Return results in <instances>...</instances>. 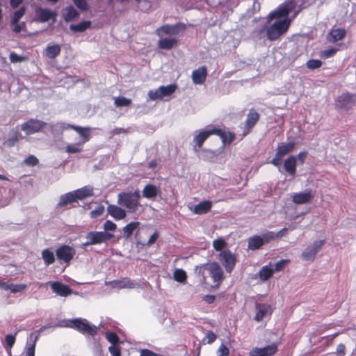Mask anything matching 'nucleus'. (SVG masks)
I'll return each instance as SVG.
<instances>
[{"label":"nucleus","mask_w":356,"mask_h":356,"mask_svg":"<svg viewBox=\"0 0 356 356\" xmlns=\"http://www.w3.org/2000/svg\"><path fill=\"white\" fill-rule=\"evenodd\" d=\"M45 51V54L49 58H55L60 52V47L58 44L49 45Z\"/></svg>","instance_id":"nucleus-38"},{"label":"nucleus","mask_w":356,"mask_h":356,"mask_svg":"<svg viewBox=\"0 0 356 356\" xmlns=\"http://www.w3.org/2000/svg\"><path fill=\"white\" fill-rule=\"evenodd\" d=\"M181 24H177L175 25L165 24L157 29L156 33L159 36H161L162 34L166 35H177L179 33V27ZM184 29V26L181 25Z\"/></svg>","instance_id":"nucleus-25"},{"label":"nucleus","mask_w":356,"mask_h":356,"mask_svg":"<svg viewBox=\"0 0 356 356\" xmlns=\"http://www.w3.org/2000/svg\"><path fill=\"white\" fill-rule=\"evenodd\" d=\"M70 124L63 122H58L56 123H47L44 129H47L54 136L60 135L63 131L70 129Z\"/></svg>","instance_id":"nucleus-18"},{"label":"nucleus","mask_w":356,"mask_h":356,"mask_svg":"<svg viewBox=\"0 0 356 356\" xmlns=\"http://www.w3.org/2000/svg\"><path fill=\"white\" fill-rule=\"evenodd\" d=\"M255 309L256 314L254 319L257 322H260L264 318L270 316L273 311L271 305L266 303H256Z\"/></svg>","instance_id":"nucleus-15"},{"label":"nucleus","mask_w":356,"mask_h":356,"mask_svg":"<svg viewBox=\"0 0 356 356\" xmlns=\"http://www.w3.org/2000/svg\"><path fill=\"white\" fill-rule=\"evenodd\" d=\"M356 104V94L349 92H343L338 95L334 101L336 108L341 111H348Z\"/></svg>","instance_id":"nucleus-7"},{"label":"nucleus","mask_w":356,"mask_h":356,"mask_svg":"<svg viewBox=\"0 0 356 356\" xmlns=\"http://www.w3.org/2000/svg\"><path fill=\"white\" fill-rule=\"evenodd\" d=\"M140 192H122L118 195V204L125 207L129 212H135L139 207Z\"/></svg>","instance_id":"nucleus-3"},{"label":"nucleus","mask_w":356,"mask_h":356,"mask_svg":"<svg viewBox=\"0 0 356 356\" xmlns=\"http://www.w3.org/2000/svg\"><path fill=\"white\" fill-rule=\"evenodd\" d=\"M294 147V142H289L287 143H282L278 144L275 157L271 160L270 163L276 167H280L281 165L283 157L291 152Z\"/></svg>","instance_id":"nucleus-8"},{"label":"nucleus","mask_w":356,"mask_h":356,"mask_svg":"<svg viewBox=\"0 0 356 356\" xmlns=\"http://www.w3.org/2000/svg\"><path fill=\"white\" fill-rule=\"evenodd\" d=\"M76 201L77 200L72 191L67 193H65L60 197L57 207H63L67 205L68 204H71Z\"/></svg>","instance_id":"nucleus-30"},{"label":"nucleus","mask_w":356,"mask_h":356,"mask_svg":"<svg viewBox=\"0 0 356 356\" xmlns=\"http://www.w3.org/2000/svg\"><path fill=\"white\" fill-rule=\"evenodd\" d=\"M291 21L292 19L275 20L266 29V38L270 41L278 39L287 31Z\"/></svg>","instance_id":"nucleus-4"},{"label":"nucleus","mask_w":356,"mask_h":356,"mask_svg":"<svg viewBox=\"0 0 356 356\" xmlns=\"http://www.w3.org/2000/svg\"><path fill=\"white\" fill-rule=\"evenodd\" d=\"M325 243V240H318L304 250L301 254V258L307 261H313L317 253L322 249Z\"/></svg>","instance_id":"nucleus-10"},{"label":"nucleus","mask_w":356,"mask_h":356,"mask_svg":"<svg viewBox=\"0 0 356 356\" xmlns=\"http://www.w3.org/2000/svg\"><path fill=\"white\" fill-rule=\"evenodd\" d=\"M10 60L12 63H19L23 61L24 59L23 57L19 56L15 52H11L9 56Z\"/></svg>","instance_id":"nucleus-61"},{"label":"nucleus","mask_w":356,"mask_h":356,"mask_svg":"<svg viewBox=\"0 0 356 356\" xmlns=\"http://www.w3.org/2000/svg\"><path fill=\"white\" fill-rule=\"evenodd\" d=\"M56 326L72 328L83 334H88L92 337L97 334V327L90 323L86 319L81 318L64 319L60 321Z\"/></svg>","instance_id":"nucleus-1"},{"label":"nucleus","mask_w":356,"mask_h":356,"mask_svg":"<svg viewBox=\"0 0 356 356\" xmlns=\"http://www.w3.org/2000/svg\"><path fill=\"white\" fill-rule=\"evenodd\" d=\"M75 254V250L67 245L58 247L56 250V255L59 261L69 263Z\"/></svg>","instance_id":"nucleus-13"},{"label":"nucleus","mask_w":356,"mask_h":356,"mask_svg":"<svg viewBox=\"0 0 356 356\" xmlns=\"http://www.w3.org/2000/svg\"><path fill=\"white\" fill-rule=\"evenodd\" d=\"M35 12L36 16L35 20L38 22L44 23L50 19H53V22L56 21V13L49 8L37 7Z\"/></svg>","instance_id":"nucleus-16"},{"label":"nucleus","mask_w":356,"mask_h":356,"mask_svg":"<svg viewBox=\"0 0 356 356\" xmlns=\"http://www.w3.org/2000/svg\"><path fill=\"white\" fill-rule=\"evenodd\" d=\"M76 200H83L94 195V188L90 185L73 191Z\"/></svg>","instance_id":"nucleus-21"},{"label":"nucleus","mask_w":356,"mask_h":356,"mask_svg":"<svg viewBox=\"0 0 356 356\" xmlns=\"http://www.w3.org/2000/svg\"><path fill=\"white\" fill-rule=\"evenodd\" d=\"M207 271L216 286H218L224 278V273L220 264L213 261L211 264H205L195 267V273L205 279V272Z\"/></svg>","instance_id":"nucleus-2"},{"label":"nucleus","mask_w":356,"mask_h":356,"mask_svg":"<svg viewBox=\"0 0 356 356\" xmlns=\"http://www.w3.org/2000/svg\"><path fill=\"white\" fill-rule=\"evenodd\" d=\"M106 285L111 286L113 289H135L140 285L135 280H132L129 277H122L119 280H113L106 282Z\"/></svg>","instance_id":"nucleus-12"},{"label":"nucleus","mask_w":356,"mask_h":356,"mask_svg":"<svg viewBox=\"0 0 356 356\" xmlns=\"http://www.w3.org/2000/svg\"><path fill=\"white\" fill-rule=\"evenodd\" d=\"M83 144L80 141L76 143L68 144L66 146L65 151L69 154L79 153L83 150Z\"/></svg>","instance_id":"nucleus-42"},{"label":"nucleus","mask_w":356,"mask_h":356,"mask_svg":"<svg viewBox=\"0 0 356 356\" xmlns=\"http://www.w3.org/2000/svg\"><path fill=\"white\" fill-rule=\"evenodd\" d=\"M104 232H108L109 231H115L117 228V226L116 225L112 222L111 220H106L104 223Z\"/></svg>","instance_id":"nucleus-58"},{"label":"nucleus","mask_w":356,"mask_h":356,"mask_svg":"<svg viewBox=\"0 0 356 356\" xmlns=\"http://www.w3.org/2000/svg\"><path fill=\"white\" fill-rule=\"evenodd\" d=\"M226 245L227 243L222 238H218L213 241V247L217 251H222Z\"/></svg>","instance_id":"nucleus-47"},{"label":"nucleus","mask_w":356,"mask_h":356,"mask_svg":"<svg viewBox=\"0 0 356 356\" xmlns=\"http://www.w3.org/2000/svg\"><path fill=\"white\" fill-rule=\"evenodd\" d=\"M292 202L296 204H303L310 202L314 198L311 191L296 193L292 195Z\"/></svg>","instance_id":"nucleus-20"},{"label":"nucleus","mask_w":356,"mask_h":356,"mask_svg":"<svg viewBox=\"0 0 356 356\" xmlns=\"http://www.w3.org/2000/svg\"><path fill=\"white\" fill-rule=\"evenodd\" d=\"M37 337H35L34 340L30 343H27L26 347V356H35V348L36 344Z\"/></svg>","instance_id":"nucleus-49"},{"label":"nucleus","mask_w":356,"mask_h":356,"mask_svg":"<svg viewBox=\"0 0 356 356\" xmlns=\"http://www.w3.org/2000/svg\"><path fill=\"white\" fill-rule=\"evenodd\" d=\"M277 351V346L273 343L263 348H253L249 353V356H273Z\"/></svg>","instance_id":"nucleus-14"},{"label":"nucleus","mask_w":356,"mask_h":356,"mask_svg":"<svg viewBox=\"0 0 356 356\" xmlns=\"http://www.w3.org/2000/svg\"><path fill=\"white\" fill-rule=\"evenodd\" d=\"M49 284L52 291L61 297H67L72 293V290L69 286L61 282H51Z\"/></svg>","instance_id":"nucleus-19"},{"label":"nucleus","mask_w":356,"mask_h":356,"mask_svg":"<svg viewBox=\"0 0 356 356\" xmlns=\"http://www.w3.org/2000/svg\"><path fill=\"white\" fill-rule=\"evenodd\" d=\"M18 140L17 135L15 134L12 137L9 138L4 142V145L8 147H11L15 145L16 142Z\"/></svg>","instance_id":"nucleus-59"},{"label":"nucleus","mask_w":356,"mask_h":356,"mask_svg":"<svg viewBox=\"0 0 356 356\" xmlns=\"http://www.w3.org/2000/svg\"><path fill=\"white\" fill-rule=\"evenodd\" d=\"M207 75V68L202 66L192 72V79L195 84H202Z\"/></svg>","instance_id":"nucleus-27"},{"label":"nucleus","mask_w":356,"mask_h":356,"mask_svg":"<svg viewBox=\"0 0 356 356\" xmlns=\"http://www.w3.org/2000/svg\"><path fill=\"white\" fill-rule=\"evenodd\" d=\"M264 245L260 236L254 235L248 238V248L251 250H257Z\"/></svg>","instance_id":"nucleus-33"},{"label":"nucleus","mask_w":356,"mask_h":356,"mask_svg":"<svg viewBox=\"0 0 356 356\" xmlns=\"http://www.w3.org/2000/svg\"><path fill=\"white\" fill-rule=\"evenodd\" d=\"M73 2L82 11H86L88 8V3L86 0H73Z\"/></svg>","instance_id":"nucleus-56"},{"label":"nucleus","mask_w":356,"mask_h":356,"mask_svg":"<svg viewBox=\"0 0 356 356\" xmlns=\"http://www.w3.org/2000/svg\"><path fill=\"white\" fill-rule=\"evenodd\" d=\"M90 25L91 22L90 21H82L81 22L77 24H71L70 26V29L73 32L81 33L85 31L86 29H89Z\"/></svg>","instance_id":"nucleus-37"},{"label":"nucleus","mask_w":356,"mask_h":356,"mask_svg":"<svg viewBox=\"0 0 356 356\" xmlns=\"http://www.w3.org/2000/svg\"><path fill=\"white\" fill-rule=\"evenodd\" d=\"M42 258L46 266H49L55 261V256L54 252L48 248L42 251Z\"/></svg>","instance_id":"nucleus-39"},{"label":"nucleus","mask_w":356,"mask_h":356,"mask_svg":"<svg viewBox=\"0 0 356 356\" xmlns=\"http://www.w3.org/2000/svg\"><path fill=\"white\" fill-rule=\"evenodd\" d=\"M45 125H47V122L37 119H30L22 123L20 128L26 134L31 135L44 129Z\"/></svg>","instance_id":"nucleus-11"},{"label":"nucleus","mask_w":356,"mask_h":356,"mask_svg":"<svg viewBox=\"0 0 356 356\" xmlns=\"http://www.w3.org/2000/svg\"><path fill=\"white\" fill-rule=\"evenodd\" d=\"M289 262V259H281L280 261H278L275 264V268H273V272H280V271H282L285 266Z\"/></svg>","instance_id":"nucleus-55"},{"label":"nucleus","mask_w":356,"mask_h":356,"mask_svg":"<svg viewBox=\"0 0 356 356\" xmlns=\"http://www.w3.org/2000/svg\"><path fill=\"white\" fill-rule=\"evenodd\" d=\"M147 95L149 99L152 101L163 99L161 92H159V88L156 90H150L148 92Z\"/></svg>","instance_id":"nucleus-53"},{"label":"nucleus","mask_w":356,"mask_h":356,"mask_svg":"<svg viewBox=\"0 0 356 356\" xmlns=\"http://www.w3.org/2000/svg\"><path fill=\"white\" fill-rule=\"evenodd\" d=\"M26 12L25 7H21L18 10L15 11L13 13V15L12 17L10 24H15L18 23V22L20 20V19L24 15Z\"/></svg>","instance_id":"nucleus-44"},{"label":"nucleus","mask_w":356,"mask_h":356,"mask_svg":"<svg viewBox=\"0 0 356 356\" xmlns=\"http://www.w3.org/2000/svg\"><path fill=\"white\" fill-rule=\"evenodd\" d=\"M259 119V115L258 113L253 109L250 110L246 118L243 136H246L250 132L251 129L258 122Z\"/></svg>","instance_id":"nucleus-17"},{"label":"nucleus","mask_w":356,"mask_h":356,"mask_svg":"<svg viewBox=\"0 0 356 356\" xmlns=\"http://www.w3.org/2000/svg\"><path fill=\"white\" fill-rule=\"evenodd\" d=\"M218 356H229V349L223 343H222L218 348Z\"/></svg>","instance_id":"nucleus-60"},{"label":"nucleus","mask_w":356,"mask_h":356,"mask_svg":"<svg viewBox=\"0 0 356 356\" xmlns=\"http://www.w3.org/2000/svg\"><path fill=\"white\" fill-rule=\"evenodd\" d=\"M214 135L220 137L224 145L230 144L235 139L234 133L216 127H214Z\"/></svg>","instance_id":"nucleus-22"},{"label":"nucleus","mask_w":356,"mask_h":356,"mask_svg":"<svg viewBox=\"0 0 356 356\" xmlns=\"http://www.w3.org/2000/svg\"><path fill=\"white\" fill-rule=\"evenodd\" d=\"M346 31L343 29H332L327 35L330 41L336 42L342 40L346 35Z\"/></svg>","instance_id":"nucleus-31"},{"label":"nucleus","mask_w":356,"mask_h":356,"mask_svg":"<svg viewBox=\"0 0 356 356\" xmlns=\"http://www.w3.org/2000/svg\"><path fill=\"white\" fill-rule=\"evenodd\" d=\"M5 341L7 344V346L11 348L15 341V337L13 334H7L5 337Z\"/></svg>","instance_id":"nucleus-62"},{"label":"nucleus","mask_w":356,"mask_h":356,"mask_svg":"<svg viewBox=\"0 0 356 356\" xmlns=\"http://www.w3.org/2000/svg\"><path fill=\"white\" fill-rule=\"evenodd\" d=\"M104 207L103 205H99L94 210L91 211L90 213V216L91 218H97L101 216L104 211Z\"/></svg>","instance_id":"nucleus-51"},{"label":"nucleus","mask_w":356,"mask_h":356,"mask_svg":"<svg viewBox=\"0 0 356 356\" xmlns=\"http://www.w3.org/2000/svg\"><path fill=\"white\" fill-rule=\"evenodd\" d=\"M218 260L225 268V271L230 274L235 268L237 258L236 254L229 250H225L219 253Z\"/></svg>","instance_id":"nucleus-9"},{"label":"nucleus","mask_w":356,"mask_h":356,"mask_svg":"<svg viewBox=\"0 0 356 356\" xmlns=\"http://www.w3.org/2000/svg\"><path fill=\"white\" fill-rule=\"evenodd\" d=\"M113 237L114 235L109 232L92 231L86 235V241L82 243V247L107 243Z\"/></svg>","instance_id":"nucleus-6"},{"label":"nucleus","mask_w":356,"mask_h":356,"mask_svg":"<svg viewBox=\"0 0 356 356\" xmlns=\"http://www.w3.org/2000/svg\"><path fill=\"white\" fill-rule=\"evenodd\" d=\"M259 236L264 245L275 239L274 236V232L272 231H267Z\"/></svg>","instance_id":"nucleus-46"},{"label":"nucleus","mask_w":356,"mask_h":356,"mask_svg":"<svg viewBox=\"0 0 356 356\" xmlns=\"http://www.w3.org/2000/svg\"><path fill=\"white\" fill-rule=\"evenodd\" d=\"M211 135H214V127L201 131L194 136L193 141L200 148L204 142Z\"/></svg>","instance_id":"nucleus-24"},{"label":"nucleus","mask_w":356,"mask_h":356,"mask_svg":"<svg viewBox=\"0 0 356 356\" xmlns=\"http://www.w3.org/2000/svg\"><path fill=\"white\" fill-rule=\"evenodd\" d=\"M161 193V189L159 186L151 184L145 185L142 191L143 196L150 200H154Z\"/></svg>","instance_id":"nucleus-23"},{"label":"nucleus","mask_w":356,"mask_h":356,"mask_svg":"<svg viewBox=\"0 0 356 356\" xmlns=\"http://www.w3.org/2000/svg\"><path fill=\"white\" fill-rule=\"evenodd\" d=\"M131 100L124 97H118L115 98V105L117 107H123L130 105Z\"/></svg>","instance_id":"nucleus-45"},{"label":"nucleus","mask_w":356,"mask_h":356,"mask_svg":"<svg viewBox=\"0 0 356 356\" xmlns=\"http://www.w3.org/2000/svg\"><path fill=\"white\" fill-rule=\"evenodd\" d=\"M336 53V49L334 48H331L329 49H326L321 52V56L325 58H328L332 57Z\"/></svg>","instance_id":"nucleus-63"},{"label":"nucleus","mask_w":356,"mask_h":356,"mask_svg":"<svg viewBox=\"0 0 356 356\" xmlns=\"http://www.w3.org/2000/svg\"><path fill=\"white\" fill-rule=\"evenodd\" d=\"M174 280L178 282L183 283L187 278L186 273L181 268H177L173 273Z\"/></svg>","instance_id":"nucleus-43"},{"label":"nucleus","mask_w":356,"mask_h":356,"mask_svg":"<svg viewBox=\"0 0 356 356\" xmlns=\"http://www.w3.org/2000/svg\"><path fill=\"white\" fill-rule=\"evenodd\" d=\"M177 40L175 38H163L159 40V47L162 49H171Z\"/></svg>","instance_id":"nucleus-36"},{"label":"nucleus","mask_w":356,"mask_h":356,"mask_svg":"<svg viewBox=\"0 0 356 356\" xmlns=\"http://www.w3.org/2000/svg\"><path fill=\"white\" fill-rule=\"evenodd\" d=\"M79 16L77 10L72 6H67L64 14V20L67 22H70Z\"/></svg>","instance_id":"nucleus-41"},{"label":"nucleus","mask_w":356,"mask_h":356,"mask_svg":"<svg viewBox=\"0 0 356 356\" xmlns=\"http://www.w3.org/2000/svg\"><path fill=\"white\" fill-rule=\"evenodd\" d=\"M269 22H266L263 26H261L260 28L256 29L254 31V33L256 37L258 39H263L265 36H266V29H268V26L267 24Z\"/></svg>","instance_id":"nucleus-48"},{"label":"nucleus","mask_w":356,"mask_h":356,"mask_svg":"<svg viewBox=\"0 0 356 356\" xmlns=\"http://www.w3.org/2000/svg\"><path fill=\"white\" fill-rule=\"evenodd\" d=\"M70 129L76 131L81 137L80 140L83 144L89 141L90 138V131L91 130L90 127H83L77 125L71 124Z\"/></svg>","instance_id":"nucleus-28"},{"label":"nucleus","mask_w":356,"mask_h":356,"mask_svg":"<svg viewBox=\"0 0 356 356\" xmlns=\"http://www.w3.org/2000/svg\"><path fill=\"white\" fill-rule=\"evenodd\" d=\"M322 65V62L317 59H310L306 63V66L308 69L316 70Z\"/></svg>","instance_id":"nucleus-50"},{"label":"nucleus","mask_w":356,"mask_h":356,"mask_svg":"<svg viewBox=\"0 0 356 356\" xmlns=\"http://www.w3.org/2000/svg\"><path fill=\"white\" fill-rule=\"evenodd\" d=\"M140 225L139 222H131L123 227V236L126 239H128L132 234L133 232Z\"/></svg>","instance_id":"nucleus-35"},{"label":"nucleus","mask_w":356,"mask_h":356,"mask_svg":"<svg viewBox=\"0 0 356 356\" xmlns=\"http://www.w3.org/2000/svg\"><path fill=\"white\" fill-rule=\"evenodd\" d=\"M106 338L112 344L111 346L116 345L119 341V337L113 332H107L106 333Z\"/></svg>","instance_id":"nucleus-52"},{"label":"nucleus","mask_w":356,"mask_h":356,"mask_svg":"<svg viewBox=\"0 0 356 356\" xmlns=\"http://www.w3.org/2000/svg\"><path fill=\"white\" fill-rule=\"evenodd\" d=\"M107 212L115 220H120L126 217L125 210L117 205L108 204L107 207Z\"/></svg>","instance_id":"nucleus-26"},{"label":"nucleus","mask_w":356,"mask_h":356,"mask_svg":"<svg viewBox=\"0 0 356 356\" xmlns=\"http://www.w3.org/2000/svg\"><path fill=\"white\" fill-rule=\"evenodd\" d=\"M297 4V0H286L280 4L276 10L269 13L267 18V22H270L273 19L280 20L282 19H290L289 14L292 11Z\"/></svg>","instance_id":"nucleus-5"},{"label":"nucleus","mask_w":356,"mask_h":356,"mask_svg":"<svg viewBox=\"0 0 356 356\" xmlns=\"http://www.w3.org/2000/svg\"><path fill=\"white\" fill-rule=\"evenodd\" d=\"M108 350L112 356H121L120 350L115 345L111 346L108 348Z\"/></svg>","instance_id":"nucleus-64"},{"label":"nucleus","mask_w":356,"mask_h":356,"mask_svg":"<svg viewBox=\"0 0 356 356\" xmlns=\"http://www.w3.org/2000/svg\"><path fill=\"white\" fill-rule=\"evenodd\" d=\"M38 159L34 155H29L26 157L24 163L30 166H34L38 163Z\"/></svg>","instance_id":"nucleus-57"},{"label":"nucleus","mask_w":356,"mask_h":356,"mask_svg":"<svg viewBox=\"0 0 356 356\" xmlns=\"http://www.w3.org/2000/svg\"><path fill=\"white\" fill-rule=\"evenodd\" d=\"M26 287H27V286L24 284H10V291L13 293L22 292L24 290H25L26 289Z\"/></svg>","instance_id":"nucleus-54"},{"label":"nucleus","mask_w":356,"mask_h":356,"mask_svg":"<svg viewBox=\"0 0 356 356\" xmlns=\"http://www.w3.org/2000/svg\"><path fill=\"white\" fill-rule=\"evenodd\" d=\"M211 207L212 202L211 201L204 200L195 205L193 211L195 214H204L207 213L211 209Z\"/></svg>","instance_id":"nucleus-32"},{"label":"nucleus","mask_w":356,"mask_h":356,"mask_svg":"<svg viewBox=\"0 0 356 356\" xmlns=\"http://www.w3.org/2000/svg\"><path fill=\"white\" fill-rule=\"evenodd\" d=\"M296 156L292 155L284 161V168L290 175L294 176L296 173Z\"/></svg>","instance_id":"nucleus-29"},{"label":"nucleus","mask_w":356,"mask_h":356,"mask_svg":"<svg viewBox=\"0 0 356 356\" xmlns=\"http://www.w3.org/2000/svg\"><path fill=\"white\" fill-rule=\"evenodd\" d=\"M159 88V92H161L162 98L165 97L170 96L172 93H174L177 88L176 84H170L166 86H161Z\"/></svg>","instance_id":"nucleus-40"},{"label":"nucleus","mask_w":356,"mask_h":356,"mask_svg":"<svg viewBox=\"0 0 356 356\" xmlns=\"http://www.w3.org/2000/svg\"><path fill=\"white\" fill-rule=\"evenodd\" d=\"M272 264L270 263L268 265L264 266L259 271V279L265 282L270 279L273 274V268L271 267Z\"/></svg>","instance_id":"nucleus-34"}]
</instances>
